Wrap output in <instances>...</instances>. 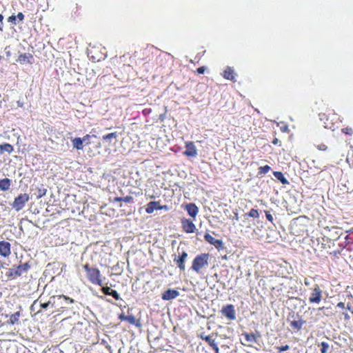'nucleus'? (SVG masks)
<instances>
[{
	"label": "nucleus",
	"mask_w": 353,
	"mask_h": 353,
	"mask_svg": "<svg viewBox=\"0 0 353 353\" xmlns=\"http://www.w3.org/2000/svg\"><path fill=\"white\" fill-rule=\"evenodd\" d=\"M52 148L56 151L65 152L69 149V143L66 141L62 132H54L50 138Z\"/></svg>",
	"instance_id": "nucleus-1"
},
{
	"label": "nucleus",
	"mask_w": 353,
	"mask_h": 353,
	"mask_svg": "<svg viewBox=\"0 0 353 353\" xmlns=\"http://www.w3.org/2000/svg\"><path fill=\"white\" fill-rule=\"evenodd\" d=\"M208 254H202L196 256L192 262V269L196 272H199L201 269L208 266Z\"/></svg>",
	"instance_id": "nucleus-2"
},
{
	"label": "nucleus",
	"mask_w": 353,
	"mask_h": 353,
	"mask_svg": "<svg viewBox=\"0 0 353 353\" xmlns=\"http://www.w3.org/2000/svg\"><path fill=\"white\" fill-rule=\"evenodd\" d=\"M29 199V195L28 194H20L17 198H15L12 206L17 211H19L25 206Z\"/></svg>",
	"instance_id": "nucleus-3"
},
{
	"label": "nucleus",
	"mask_w": 353,
	"mask_h": 353,
	"mask_svg": "<svg viewBox=\"0 0 353 353\" xmlns=\"http://www.w3.org/2000/svg\"><path fill=\"white\" fill-rule=\"evenodd\" d=\"M312 292L309 299L310 303H319L322 298V290L319 285L315 284L311 288Z\"/></svg>",
	"instance_id": "nucleus-4"
},
{
	"label": "nucleus",
	"mask_w": 353,
	"mask_h": 353,
	"mask_svg": "<svg viewBox=\"0 0 353 353\" xmlns=\"http://www.w3.org/2000/svg\"><path fill=\"white\" fill-rule=\"evenodd\" d=\"M89 280L94 284H97L100 286L102 285V282L100 279V271L97 269L93 268L92 270L89 271L88 274Z\"/></svg>",
	"instance_id": "nucleus-5"
},
{
	"label": "nucleus",
	"mask_w": 353,
	"mask_h": 353,
	"mask_svg": "<svg viewBox=\"0 0 353 353\" xmlns=\"http://www.w3.org/2000/svg\"><path fill=\"white\" fill-rule=\"evenodd\" d=\"M62 299L68 301L70 303H74V300L72 299H70V297L65 296L64 295H60L58 296L57 298L55 296L51 297L50 300L48 302L41 303V307L43 309H46L50 305H52V306H53V305L56 303V300L57 301H60Z\"/></svg>",
	"instance_id": "nucleus-6"
},
{
	"label": "nucleus",
	"mask_w": 353,
	"mask_h": 353,
	"mask_svg": "<svg viewBox=\"0 0 353 353\" xmlns=\"http://www.w3.org/2000/svg\"><path fill=\"white\" fill-rule=\"evenodd\" d=\"M259 214L257 210L252 209L248 213H245L243 214V222H249L248 228H252V225L254 224V221L250 220L249 218H257L259 217Z\"/></svg>",
	"instance_id": "nucleus-7"
},
{
	"label": "nucleus",
	"mask_w": 353,
	"mask_h": 353,
	"mask_svg": "<svg viewBox=\"0 0 353 353\" xmlns=\"http://www.w3.org/2000/svg\"><path fill=\"white\" fill-rule=\"evenodd\" d=\"M222 314L229 320L236 319L234 307L232 305H228L221 310Z\"/></svg>",
	"instance_id": "nucleus-8"
},
{
	"label": "nucleus",
	"mask_w": 353,
	"mask_h": 353,
	"mask_svg": "<svg viewBox=\"0 0 353 353\" xmlns=\"http://www.w3.org/2000/svg\"><path fill=\"white\" fill-rule=\"evenodd\" d=\"M10 248L11 245L9 242L0 241V255L6 258L8 257L11 254Z\"/></svg>",
	"instance_id": "nucleus-9"
},
{
	"label": "nucleus",
	"mask_w": 353,
	"mask_h": 353,
	"mask_svg": "<svg viewBox=\"0 0 353 353\" xmlns=\"http://www.w3.org/2000/svg\"><path fill=\"white\" fill-rule=\"evenodd\" d=\"M179 295V292L176 290L168 289L165 291L162 294V299L163 300H171Z\"/></svg>",
	"instance_id": "nucleus-10"
},
{
	"label": "nucleus",
	"mask_w": 353,
	"mask_h": 353,
	"mask_svg": "<svg viewBox=\"0 0 353 353\" xmlns=\"http://www.w3.org/2000/svg\"><path fill=\"white\" fill-rule=\"evenodd\" d=\"M185 148L184 154L188 157H195L197 155L196 148L192 142L187 143Z\"/></svg>",
	"instance_id": "nucleus-11"
},
{
	"label": "nucleus",
	"mask_w": 353,
	"mask_h": 353,
	"mask_svg": "<svg viewBox=\"0 0 353 353\" xmlns=\"http://www.w3.org/2000/svg\"><path fill=\"white\" fill-rule=\"evenodd\" d=\"M182 226H183V230L188 233L194 232V231L196 228V226L193 223V222L188 219H183L182 220Z\"/></svg>",
	"instance_id": "nucleus-12"
},
{
	"label": "nucleus",
	"mask_w": 353,
	"mask_h": 353,
	"mask_svg": "<svg viewBox=\"0 0 353 353\" xmlns=\"http://www.w3.org/2000/svg\"><path fill=\"white\" fill-rule=\"evenodd\" d=\"M205 241H207L210 244L214 245L216 248H219L222 245L223 242L221 240L216 239L210 234H205L204 236Z\"/></svg>",
	"instance_id": "nucleus-13"
},
{
	"label": "nucleus",
	"mask_w": 353,
	"mask_h": 353,
	"mask_svg": "<svg viewBox=\"0 0 353 353\" xmlns=\"http://www.w3.org/2000/svg\"><path fill=\"white\" fill-rule=\"evenodd\" d=\"M188 257V253L185 251L182 252L179 259H175L176 264L181 270H185L184 262Z\"/></svg>",
	"instance_id": "nucleus-14"
},
{
	"label": "nucleus",
	"mask_w": 353,
	"mask_h": 353,
	"mask_svg": "<svg viewBox=\"0 0 353 353\" xmlns=\"http://www.w3.org/2000/svg\"><path fill=\"white\" fill-rule=\"evenodd\" d=\"M32 56L30 54H22L21 55L19 56L18 59H17V61L21 63V64H24L26 63H32Z\"/></svg>",
	"instance_id": "nucleus-15"
},
{
	"label": "nucleus",
	"mask_w": 353,
	"mask_h": 353,
	"mask_svg": "<svg viewBox=\"0 0 353 353\" xmlns=\"http://www.w3.org/2000/svg\"><path fill=\"white\" fill-rule=\"evenodd\" d=\"M185 209L188 211V214L193 218L196 216L199 212L198 208L193 203L186 205Z\"/></svg>",
	"instance_id": "nucleus-16"
},
{
	"label": "nucleus",
	"mask_w": 353,
	"mask_h": 353,
	"mask_svg": "<svg viewBox=\"0 0 353 353\" xmlns=\"http://www.w3.org/2000/svg\"><path fill=\"white\" fill-rule=\"evenodd\" d=\"M163 208H166V207L163 206ZM162 208H163V206L159 205L157 202L151 201L147 205L145 211L147 213L150 214V213H152L155 210L162 209Z\"/></svg>",
	"instance_id": "nucleus-17"
},
{
	"label": "nucleus",
	"mask_w": 353,
	"mask_h": 353,
	"mask_svg": "<svg viewBox=\"0 0 353 353\" xmlns=\"http://www.w3.org/2000/svg\"><path fill=\"white\" fill-rule=\"evenodd\" d=\"M11 186V180L8 178L0 179V190L1 191H8Z\"/></svg>",
	"instance_id": "nucleus-18"
},
{
	"label": "nucleus",
	"mask_w": 353,
	"mask_h": 353,
	"mask_svg": "<svg viewBox=\"0 0 353 353\" xmlns=\"http://www.w3.org/2000/svg\"><path fill=\"white\" fill-rule=\"evenodd\" d=\"M71 141L73 148L78 150H82L83 149L81 138H71Z\"/></svg>",
	"instance_id": "nucleus-19"
},
{
	"label": "nucleus",
	"mask_w": 353,
	"mask_h": 353,
	"mask_svg": "<svg viewBox=\"0 0 353 353\" xmlns=\"http://www.w3.org/2000/svg\"><path fill=\"white\" fill-rule=\"evenodd\" d=\"M21 268L22 266H18L16 268L10 269L9 271L7 272L8 276H12L14 278L20 276L21 274Z\"/></svg>",
	"instance_id": "nucleus-20"
},
{
	"label": "nucleus",
	"mask_w": 353,
	"mask_h": 353,
	"mask_svg": "<svg viewBox=\"0 0 353 353\" xmlns=\"http://www.w3.org/2000/svg\"><path fill=\"white\" fill-rule=\"evenodd\" d=\"M243 336L245 337V341L248 344V345L251 346L252 345V343L256 342V337L253 334L245 333Z\"/></svg>",
	"instance_id": "nucleus-21"
},
{
	"label": "nucleus",
	"mask_w": 353,
	"mask_h": 353,
	"mask_svg": "<svg viewBox=\"0 0 353 353\" xmlns=\"http://www.w3.org/2000/svg\"><path fill=\"white\" fill-rule=\"evenodd\" d=\"M223 77L227 79L234 81V76L233 74V70L230 67H227V68L224 71Z\"/></svg>",
	"instance_id": "nucleus-22"
},
{
	"label": "nucleus",
	"mask_w": 353,
	"mask_h": 353,
	"mask_svg": "<svg viewBox=\"0 0 353 353\" xmlns=\"http://www.w3.org/2000/svg\"><path fill=\"white\" fill-rule=\"evenodd\" d=\"M103 139L104 141H114V144H116L117 142V135L115 132L110 133L105 136L103 137Z\"/></svg>",
	"instance_id": "nucleus-23"
},
{
	"label": "nucleus",
	"mask_w": 353,
	"mask_h": 353,
	"mask_svg": "<svg viewBox=\"0 0 353 353\" xmlns=\"http://www.w3.org/2000/svg\"><path fill=\"white\" fill-rule=\"evenodd\" d=\"M19 316H20V312H15L14 314H13L10 316V319L8 321V323L11 324V325L15 324L16 323H17L19 321Z\"/></svg>",
	"instance_id": "nucleus-24"
},
{
	"label": "nucleus",
	"mask_w": 353,
	"mask_h": 353,
	"mask_svg": "<svg viewBox=\"0 0 353 353\" xmlns=\"http://www.w3.org/2000/svg\"><path fill=\"white\" fill-rule=\"evenodd\" d=\"M1 152H6L10 154L13 151V147L9 143H4L0 145Z\"/></svg>",
	"instance_id": "nucleus-25"
},
{
	"label": "nucleus",
	"mask_w": 353,
	"mask_h": 353,
	"mask_svg": "<svg viewBox=\"0 0 353 353\" xmlns=\"http://www.w3.org/2000/svg\"><path fill=\"white\" fill-rule=\"evenodd\" d=\"M126 321L129 323L135 325L137 327H141V323L139 320H137L136 318L132 315H128L127 318H125Z\"/></svg>",
	"instance_id": "nucleus-26"
},
{
	"label": "nucleus",
	"mask_w": 353,
	"mask_h": 353,
	"mask_svg": "<svg viewBox=\"0 0 353 353\" xmlns=\"http://www.w3.org/2000/svg\"><path fill=\"white\" fill-rule=\"evenodd\" d=\"M274 176L279 180L283 184H288V181L286 178L283 176V174L281 172H274Z\"/></svg>",
	"instance_id": "nucleus-27"
},
{
	"label": "nucleus",
	"mask_w": 353,
	"mask_h": 353,
	"mask_svg": "<svg viewBox=\"0 0 353 353\" xmlns=\"http://www.w3.org/2000/svg\"><path fill=\"white\" fill-rule=\"evenodd\" d=\"M92 137H96L95 135H89V134H87L85 136H84L81 140H82V142H83V145L85 144V145H88V144H90L91 143V138Z\"/></svg>",
	"instance_id": "nucleus-28"
},
{
	"label": "nucleus",
	"mask_w": 353,
	"mask_h": 353,
	"mask_svg": "<svg viewBox=\"0 0 353 353\" xmlns=\"http://www.w3.org/2000/svg\"><path fill=\"white\" fill-rule=\"evenodd\" d=\"M270 170V167L269 165L261 166L259 168V174H266Z\"/></svg>",
	"instance_id": "nucleus-29"
},
{
	"label": "nucleus",
	"mask_w": 353,
	"mask_h": 353,
	"mask_svg": "<svg viewBox=\"0 0 353 353\" xmlns=\"http://www.w3.org/2000/svg\"><path fill=\"white\" fill-rule=\"evenodd\" d=\"M201 337L203 339H204L206 342H208L210 346L215 343V341L214 339H212L210 336H201Z\"/></svg>",
	"instance_id": "nucleus-30"
},
{
	"label": "nucleus",
	"mask_w": 353,
	"mask_h": 353,
	"mask_svg": "<svg viewBox=\"0 0 353 353\" xmlns=\"http://www.w3.org/2000/svg\"><path fill=\"white\" fill-rule=\"evenodd\" d=\"M321 353H325L327 351V350L329 349V345H328V343H327L325 342H322L321 343Z\"/></svg>",
	"instance_id": "nucleus-31"
},
{
	"label": "nucleus",
	"mask_w": 353,
	"mask_h": 353,
	"mask_svg": "<svg viewBox=\"0 0 353 353\" xmlns=\"http://www.w3.org/2000/svg\"><path fill=\"white\" fill-rule=\"evenodd\" d=\"M110 295L112 296L116 300L120 299L119 294L114 290L112 289L111 292H110Z\"/></svg>",
	"instance_id": "nucleus-32"
},
{
	"label": "nucleus",
	"mask_w": 353,
	"mask_h": 353,
	"mask_svg": "<svg viewBox=\"0 0 353 353\" xmlns=\"http://www.w3.org/2000/svg\"><path fill=\"white\" fill-rule=\"evenodd\" d=\"M122 199H123V201H124L125 203H132L133 202V197L131 196H125Z\"/></svg>",
	"instance_id": "nucleus-33"
},
{
	"label": "nucleus",
	"mask_w": 353,
	"mask_h": 353,
	"mask_svg": "<svg viewBox=\"0 0 353 353\" xmlns=\"http://www.w3.org/2000/svg\"><path fill=\"white\" fill-rule=\"evenodd\" d=\"M277 349H278L279 352H284V351H286V350H289L290 349V346L288 345H285L284 346L278 347Z\"/></svg>",
	"instance_id": "nucleus-34"
},
{
	"label": "nucleus",
	"mask_w": 353,
	"mask_h": 353,
	"mask_svg": "<svg viewBox=\"0 0 353 353\" xmlns=\"http://www.w3.org/2000/svg\"><path fill=\"white\" fill-rule=\"evenodd\" d=\"M102 290L104 294L110 295L112 289L109 287H103Z\"/></svg>",
	"instance_id": "nucleus-35"
},
{
	"label": "nucleus",
	"mask_w": 353,
	"mask_h": 353,
	"mask_svg": "<svg viewBox=\"0 0 353 353\" xmlns=\"http://www.w3.org/2000/svg\"><path fill=\"white\" fill-rule=\"evenodd\" d=\"M266 218L271 222L273 221V216L269 212H265Z\"/></svg>",
	"instance_id": "nucleus-36"
},
{
	"label": "nucleus",
	"mask_w": 353,
	"mask_h": 353,
	"mask_svg": "<svg viewBox=\"0 0 353 353\" xmlns=\"http://www.w3.org/2000/svg\"><path fill=\"white\" fill-rule=\"evenodd\" d=\"M210 347L215 351V353H219V350L216 342L214 344H212Z\"/></svg>",
	"instance_id": "nucleus-37"
},
{
	"label": "nucleus",
	"mask_w": 353,
	"mask_h": 353,
	"mask_svg": "<svg viewBox=\"0 0 353 353\" xmlns=\"http://www.w3.org/2000/svg\"><path fill=\"white\" fill-rule=\"evenodd\" d=\"M17 17L14 15H12L8 17V21L10 23H14L16 20Z\"/></svg>",
	"instance_id": "nucleus-38"
},
{
	"label": "nucleus",
	"mask_w": 353,
	"mask_h": 353,
	"mask_svg": "<svg viewBox=\"0 0 353 353\" xmlns=\"http://www.w3.org/2000/svg\"><path fill=\"white\" fill-rule=\"evenodd\" d=\"M281 130L283 132H288L289 131V128H288V126L285 125L283 126H281Z\"/></svg>",
	"instance_id": "nucleus-39"
},
{
	"label": "nucleus",
	"mask_w": 353,
	"mask_h": 353,
	"mask_svg": "<svg viewBox=\"0 0 353 353\" xmlns=\"http://www.w3.org/2000/svg\"><path fill=\"white\" fill-rule=\"evenodd\" d=\"M205 70V67H200L197 69V72L199 74H203Z\"/></svg>",
	"instance_id": "nucleus-40"
},
{
	"label": "nucleus",
	"mask_w": 353,
	"mask_h": 353,
	"mask_svg": "<svg viewBox=\"0 0 353 353\" xmlns=\"http://www.w3.org/2000/svg\"><path fill=\"white\" fill-rule=\"evenodd\" d=\"M17 17L20 20V21H23V19H24V15L23 14L22 12H19Z\"/></svg>",
	"instance_id": "nucleus-41"
},
{
	"label": "nucleus",
	"mask_w": 353,
	"mask_h": 353,
	"mask_svg": "<svg viewBox=\"0 0 353 353\" xmlns=\"http://www.w3.org/2000/svg\"><path fill=\"white\" fill-rule=\"evenodd\" d=\"M343 132L346 133V134H351L352 130L351 128H345V129H343Z\"/></svg>",
	"instance_id": "nucleus-42"
},
{
	"label": "nucleus",
	"mask_w": 353,
	"mask_h": 353,
	"mask_svg": "<svg viewBox=\"0 0 353 353\" xmlns=\"http://www.w3.org/2000/svg\"><path fill=\"white\" fill-rule=\"evenodd\" d=\"M21 266H22V268H21V272L23 271H26L28 269V267L27 263H25L23 265H21Z\"/></svg>",
	"instance_id": "nucleus-43"
},
{
	"label": "nucleus",
	"mask_w": 353,
	"mask_h": 353,
	"mask_svg": "<svg viewBox=\"0 0 353 353\" xmlns=\"http://www.w3.org/2000/svg\"><path fill=\"white\" fill-rule=\"evenodd\" d=\"M337 307H341V308H345V303L343 302H339L337 304Z\"/></svg>",
	"instance_id": "nucleus-44"
},
{
	"label": "nucleus",
	"mask_w": 353,
	"mask_h": 353,
	"mask_svg": "<svg viewBox=\"0 0 353 353\" xmlns=\"http://www.w3.org/2000/svg\"><path fill=\"white\" fill-rule=\"evenodd\" d=\"M128 316H125V314H122L119 316V319L122 321H126L125 318H127Z\"/></svg>",
	"instance_id": "nucleus-45"
},
{
	"label": "nucleus",
	"mask_w": 353,
	"mask_h": 353,
	"mask_svg": "<svg viewBox=\"0 0 353 353\" xmlns=\"http://www.w3.org/2000/svg\"><path fill=\"white\" fill-rule=\"evenodd\" d=\"M3 16L0 14V29H1V26L3 25Z\"/></svg>",
	"instance_id": "nucleus-46"
},
{
	"label": "nucleus",
	"mask_w": 353,
	"mask_h": 353,
	"mask_svg": "<svg viewBox=\"0 0 353 353\" xmlns=\"http://www.w3.org/2000/svg\"><path fill=\"white\" fill-rule=\"evenodd\" d=\"M83 268L87 271L88 274L89 273L90 270H92L93 269V268H90L88 265H85Z\"/></svg>",
	"instance_id": "nucleus-47"
},
{
	"label": "nucleus",
	"mask_w": 353,
	"mask_h": 353,
	"mask_svg": "<svg viewBox=\"0 0 353 353\" xmlns=\"http://www.w3.org/2000/svg\"><path fill=\"white\" fill-rule=\"evenodd\" d=\"M304 283L307 286H309L310 285V282L307 279H305Z\"/></svg>",
	"instance_id": "nucleus-48"
},
{
	"label": "nucleus",
	"mask_w": 353,
	"mask_h": 353,
	"mask_svg": "<svg viewBox=\"0 0 353 353\" xmlns=\"http://www.w3.org/2000/svg\"><path fill=\"white\" fill-rule=\"evenodd\" d=\"M123 199L122 197H116V198H114V201L115 202H119V201H123V199Z\"/></svg>",
	"instance_id": "nucleus-49"
},
{
	"label": "nucleus",
	"mask_w": 353,
	"mask_h": 353,
	"mask_svg": "<svg viewBox=\"0 0 353 353\" xmlns=\"http://www.w3.org/2000/svg\"><path fill=\"white\" fill-rule=\"evenodd\" d=\"M8 48H6L5 50H6V56L7 57H10L11 54H10V52L9 50H7Z\"/></svg>",
	"instance_id": "nucleus-50"
},
{
	"label": "nucleus",
	"mask_w": 353,
	"mask_h": 353,
	"mask_svg": "<svg viewBox=\"0 0 353 353\" xmlns=\"http://www.w3.org/2000/svg\"><path fill=\"white\" fill-rule=\"evenodd\" d=\"M248 223H249V222H243V223H242V225H242L243 227H245V228L249 229V228H248Z\"/></svg>",
	"instance_id": "nucleus-51"
},
{
	"label": "nucleus",
	"mask_w": 353,
	"mask_h": 353,
	"mask_svg": "<svg viewBox=\"0 0 353 353\" xmlns=\"http://www.w3.org/2000/svg\"><path fill=\"white\" fill-rule=\"evenodd\" d=\"M343 315H344L345 319H346V320L350 319V317L347 313H343Z\"/></svg>",
	"instance_id": "nucleus-52"
},
{
	"label": "nucleus",
	"mask_w": 353,
	"mask_h": 353,
	"mask_svg": "<svg viewBox=\"0 0 353 353\" xmlns=\"http://www.w3.org/2000/svg\"><path fill=\"white\" fill-rule=\"evenodd\" d=\"M326 148L325 145H323L319 147V150H325Z\"/></svg>",
	"instance_id": "nucleus-53"
},
{
	"label": "nucleus",
	"mask_w": 353,
	"mask_h": 353,
	"mask_svg": "<svg viewBox=\"0 0 353 353\" xmlns=\"http://www.w3.org/2000/svg\"><path fill=\"white\" fill-rule=\"evenodd\" d=\"M101 147H102V146H101V143H97V148L98 149H101Z\"/></svg>",
	"instance_id": "nucleus-54"
},
{
	"label": "nucleus",
	"mask_w": 353,
	"mask_h": 353,
	"mask_svg": "<svg viewBox=\"0 0 353 353\" xmlns=\"http://www.w3.org/2000/svg\"><path fill=\"white\" fill-rule=\"evenodd\" d=\"M272 143L274 144H276L278 143V139H274V141H272Z\"/></svg>",
	"instance_id": "nucleus-55"
},
{
	"label": "nucleus",
	"mask_w": 353,
	"mask_h": 353,
	"mask_svg": "<svg viewBox=\"0 0 353 353\" xmlns=\"http://www.w3.org/2000/svg\"><path fill=\"white\" fill-rule=\"evenodd\" d=\"M347 309L350 311H351V312L353 314V310H352L350 307L347 305Z\"/></svg>",
	"instance_id": "nucleus-56"
},
{
	"label": "nucleus",
	"mask_w": 353,
	"mask_h": 353,
	"mask_svg": "<svg viewBox=\"0 0 353 353\" xmlns=\"http://www.w3.org/2000/svg\"><path fill=\"white\" fill-rule=\"evenodd\" d=\"M235 219H236V220H239V216H238V215H237V214H236V215H235Z\"/></svg>",
	"instance_id": "nucleus-57"
},
{
	"label": "nucleus",
	"mask_w": 353,
	"mask_h": 353,
	"mask_svg": "<svg viewBox=\"0 0 353 353\" xmlns=\"http://www.w3.org/2000/svg\"><path fill=\"white\" fill-rule=\"evenodd\" d=\"M296 324H297V323H296V322H294V323H292V325H294V326H296Z\"/></svg>",
	"instance_id": "nucleus-58"
}]
</instances>
